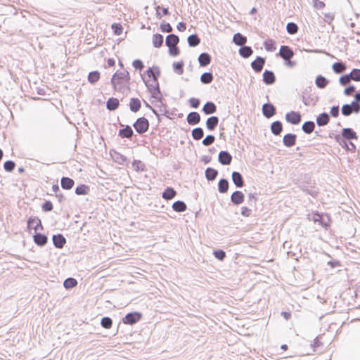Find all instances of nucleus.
<instances>
[{
    "mask_svg": "<svg viewBox=\"0 0 360 360\" xmlns=\"http://www.w3.org/2000/svg\"><path fill=\"white\" fill-rule=\"evenodd\" d=\"M129 81L130 75L127 70H124L123 72L117 70L112 76L110 83L114 90L117 91L119 92H122L124 88L125 87L124 82L129 84Z\"/></svg>",
    "mask_w": 360,
    "mask_h": 360,
    "instance_id": "obj_1",
    "label": "nucleus"
},
{
    "mask_svg": "<svg viewBox=\"0 0 360 360\" xmlns=\"http://www.w3.org/2000/svg\"><path fill=\"white\" fill-rule=\"evenodd\" d=\"M149 126V121L144 117L137 118L133 124V127L139 134L146 133L148 130Z\"/></svg>",
    "mask_w": 360,
    "mask_h": 360,
    "instance_id": "obj_2",
    "label": "nucleus"
},
{
    "mask_svg": "<svg viewBox=\"0 0 360 360\" xmlns=\"http://www.w3.org/2000/svg\"><path fill=\"white\" fill-rule=\"evenodd\" d=\"M143 317V314L139 311H132L127 313L122 318V323L125 325L133 326L140 321Z\"/></svg>",
    "mask_w": 360,
    "mask_h": 360,
    "instance_id": "obj_3",
    "label": "nucleus"
},
{
    "mask_svg": "<svg viewBox=\"0 0 360 360\" xmlns=\"http://www.w3.org/2000/svg\"><path fill=\"white\" fill-rule=\"evenodd\" d=\"M312 220L315 223L318 222L322 227L326 229L329 226L330 216L316 211L313 213Z\"/></svg>",
    "mask_w": 360,
    "mask_h": 360,
    "instance_id": "obj_4",
    "label": "nucleus"
},
{
    "mask_svg": "<svg viewBox=\"0 0 360 360\" xmlns=\"http://www.w3.org/2000/svg\"><path fill=\"white\" fill-rule=\"evenodd\" d=\"M294 56L295 53L292 49L287 45L281 46L278 53H276V56L281 57L283 60L291 59Z\"/></svg>",
    "mask_w": 360,
    "mask_h": 360,
    "instance_id": "obj_5",
    "label": "nucleus"
},
{
    "mask_svg": "<svg viewBox=\"0 0 360 360\" xmlns=\"http://www.w3.org/2000/svg\"><path fill=\"white\" fill-rule=\"evenodd\" d=\"M27 227L28 229H33L34 231L37 230H44L41 219L38 217L31 216L27 221Z\"/></svg>",
    "mask_w": 360,
    "mask_h": 360,
    "instance_id": "obj_6",
    "label": "nucleus"
},
{
    "mask_svg": "<svg viewBox=\"0 0 360 360\" xmlns=\"http://www.w3.org/2000/svg\"><path fill=\"white\" fill-rule=\"evenodd\" d=\"M285 118L287 122L293 125L299 124L302 121L301 113L298 111H290L287 112Z\"/></svg>",
    "mask_w": 360,
    "mask_h": 360,
    "instance_id": "obj_7",
    "label": "nucleus"
},
{
    "mask_svg": "<svg viewBox=\"0 0 360 360\" xmlns=\"http://www.w3.org/2000/svg\"><path fill=\"white\" fill-rule=\"evenodd\" d=\"M266 63V58L262 56H257L256 58L252 61L251 68L256 73L260 72Z\"/></svg>",
    "mask_w": 360,
    "mask_h": 360,
    "instance_id": "obj_8",
    "label": "nucleus"
},
{
    "mask_svg": "<svg viewBox=\"0 0 360 360\" xmlns=\"http://www.w3.org/2000/svg\"><path fill=\"white\" fill-rule=\"evenodd\" d=\"M315 183L309 182L300 186L301 189L307 194L315 198L319 194V189L314 186Z\"/></svg>",
    "mask_w": 360,
    "mask_h": 360,
    "instance_id": "obj_9",
    "label": "nucleus"
},
{
    "mask_svg": "<svg viewBox=\"0 0 360 360\" xmlns=\"http://www.w3.org/2000/svg\"><path fill=\"white\" fill-rule=\"evenodd\" d=\"M233 160L232 155L227 150H221L218 155V161L222 165H229Z\"/></svg>",
    "mask_w": 360,
    "mask_h": 360,
    "instance_id": "obj_10",
    "label": "nucleus"
},
{
    "mask_svg": "<svg viewBox=\"0 0 360 360\" xmlns=\"http://www.w3.org/2000/svg\"><path fill=\"white\" fill-rule=\"evenodd\" d=\"M32 237L34 243L39 247H44L48 243V237L44 233L34 231Z\"/></svg>",
    "mask_w": 360,
    "mask_h": 360,
    "instance_id": "obj_11",
    "label": "nucleus"
},
{
    "mask_svg": "<svg viewBox=\"0 0 360 360\" xmlns=\"http://www.w3.org/2000/svg\"><path fill=\"white\" fill-rule=\"evenodd\" d=\"M122 129H120L118 131V136L122 139H131L134 135V131L130 125H124L120 124Z\"/></svg>",
    "mask_w": 360,
    "mask_h": 360,
    "instance_id": "obj_12",
    "label": "nucleus"
},
{
    "mask_svg": "<svg viewBox=\"0 0 360 360\" xmlns=\"http://www.w3.org/2000/svg\"><path fill=\"white\" fill-rule=\"evenodd\" d=\"M276 113L275 106L270 103H266L262 105V114L266 118H271Z\"/></svg>",
    "mask_w": 360,
    "mask_h": 360,
    "instance_id": "obj_13",
    "label": "nucleus"
},
{
    "mask_svg": "<svg viewBox=\"0 0 360 360\" xmlns=\"http://www.w3.org/2000/svg\"><path fill=\"white\" fill-rule=\"evenodd\" d=\"M161 72L158 66H153L148 68L145 72L144 75H147L150 78L152 79L153 82H156L158 80V77L160 76Z\"/></svg>",
    "mask_w": 360,
    "mask_h": 360,
    "instance_id": "obj_14",
    "label": "nucleus"
},
{
    "mask_svg": "<svg viewBox=\"0 0 360 360\" xmlns=\"http://www.w3.org/2000/svg\"><path fill=\"white\" fill-rule=\"evenodd\" d=\"M154 83V87H153V90H150L151 97L157 100L158 102L162 103L163 101V96L160 91V84L158 80L156 82H153Z\"/></svg>",
    "mask_w": 360,
    "mask_h": 360,
    "instance_id": "obj_15",
    "label": "nucleus"
},
{
    "mask_svg": "<svg viewBox=\"0 0 360 360\" xmlns=\"http://www.w3.org/2000/svg\"><path fill=\"white\" fill-rule=\"evenodd\" d=\"M230 200L234 205H239L244 202L245 195L240 191H235L231 195Z\"/></svg>",
    "mask_w": 360,
    "mask_h": 360,
    "instance_id": "obj_16",
    "label": "nucleus"
},
{
    "mask_svg": "<svg viewBox=\"0 0 360 360\" xmlns=\"http://www.w3.org/2000/svg\"><path fill=\"white\" fill-rule=\"evenodd\" d=\"M262 81L266 85H272L276 82V76L273 71L265 70L262 75Z\"/></svg>",
    "mask_w": 360,
    "mask_h": 360,
    "instance_id": "obj_17",
    "label": "nucleus"
},
{
    "mask_svg": "<svg viewBox=\"0 0 360 360\" xmlns=\"http://www.w3.org/2000/svg\"><path fill=\"white\" fill-rule=\"evenodd\" d=\"M341 136H342L345 139H347L349 141L352 140H357L358 136L354 130L352 128L347 127L343 128L341 131Z\"/></svg>",
    "mask_w": 360,
    "mask_h": 360,
    "instance_id": "obj_18",
    "label": "nucleus"
},
{
    "mask_svg": "<svg viewBox=\"0 0 360 360\" xmlns=\"http://www.w3.org/2000/svg\"><path fill=\"white\" fill-rule=\"evenodd\" d=\"M53 245L58 249H61L65 245L67 240L61 233L54 234L52 237Z\"/></svg>",
    "mask_w": 360,
    "mask_h": 360,
    "instance_id": "obj_19",
    "label": "nucleus"
},
{
    "mask_svg": "<svg viewBox=\"0 0 360 360\" xmlns=\"http://www.w3.org/2000/svg\"><path fill=\"white\" fill-rule=\"evenodd\" d=\"M297 135L292 133H288L283 138V145L288 148L294 146L296 143Z\"/></svg>",
    "mask_w": 360,
    "mask_h": 360,
    "instance_id": "obj_20",
    "label": "nucleus"
},
{
    "mask_svg": "<svg viewBox=\"0 0 360 360\" xmlns=\"http://www.w3.org/2000/svg\"><path fill=\"white\" fill-rule=\"evenodd\" d=\"M231 180L236 188H242L245 185L244 179L239 172H232Z\"/></svg>",
    "mask_w": 360,
    "mask_h": 360,
    "instance_id": "obj_21",
    "label": "nucleus"
},
{
    "mask_svg": "<svg viewBox=\"0 0 360 360\" xmlns=\"http://www.w3.org/2000/svg\"><path fill=\"white\" fill-rule=\"evenodd\" d=\"M186 121L190 125H196L200 122V115L198 112H191L187 115Z\"/></svg>",
    "mask_w": 360,
    "mask_h": 360,
    "instance_id": "obj_22",
    "label": "nucleus"
},
{
    "mask_svg": "<svg viewBox=\"0 0 360 360\" xmlns=\"http://www.w3.org/2000/svg\"><path fill=\"white\" fill-rule=\"evenodd\" d=\"M212 57L210 53L207 52L201 53L198 56V63L200 67H206L210 64Z\"/></svg>",
    "mask_w": 360,
    "mask_h": 360,
    "instance_id": "obj_23",
    "label": "nucleus"
},
{
    "mask_svg": "<svg viewBox=\"0 0 360 360\" xmlns=\"http://www.w3.org/2000/svg\"><path fill=\"white\" fill-rule=\"evenodd\" d=\"M217 108L214 103H213L212 101H207L204 104L202 108V111L205 115H208L215 113L217 112Z\"/></svg>",
    "mask_w": 360,
    "mask_h": 360,
    "instance_id": "obj_24",
    "label": "nucleus"
},
{
    "mask_svg": "<svg viewBox=\"0 0 360 360\" xmlns=\"http://www.w3.org/2000/svg\"><path fill=\"white\" fill-rule=\"evenodd\" d=\"M219 117L217 116H211L206 120V128L209 131H214L219 124Z\"/></svg>",
    "mask_w": 360,
    "mask_h": 360,
    "instance_id": "obj_25",
    "label": "nucleus"
},
{
    "mask_svg": "<svg viewBox=\"0 0 360 360\" xmlns=\"http://www.w3.org/2000/svg\"><path fill=\"white\" fill-rule=\"evenodd\" d=\"M271 133L275 136H280L283 131V124L281 121L273 122L270 126Z\"/></svg>",
    "mask_w": 360,
    "mask_h": 360,
    "instance_id": "obj_26",
    "label": "nucleus"
},
{
    "mask_svg": "<svg viewBox=\"0 0 360 360\" xmlns=\"http://www.w3.org/2000/svg\"><path fill=\"white\" fill-rule=\"evenodd\" d=\"M177 193L174 188L167 186L162 193V198L166 200H170L173 199Z\"/></svg>",
    "mask_w": 360,
    "mask_h": 360,
    "instance_id": "obj_27",
    "label": "nucleus"
},
{
    "mask_svg": "<svg viewBox=\"0 0 360 360\" xmlns=\"http://www.w3.org/2000/svg\"><path fill=\"white\" fill-rule=\"evenodd\" d=\"M330 121V116L326 112H321L316 117V123L319 127H323L328 124Z\"/></svg>",
    "mask_w": 360,
    "mask_h": 360,
    "instance_id": "obj_28",
    "label": "nucleus"
},
{
    "mask_svg": "<svg viewBox=\"0 0 360 360\" xmlns=\"http://www.w3.org/2000/svg\"><path fill=\"white\" fill-rule=\"evenodd\" d=\"M129 109L133 112L139 111L141 107V100L138 98H131L129 103Z\"/></svg>",
    "mask_w": 360,
    "mask_h": 360,
    "instance_id": "obj_29",
    "label": "nucleus"
},
{
    "mask_svg": "<svg viewBox=\"0 0 360 360\" xmlns=\"http://www.w3.org/2000/svg\"><path fill=\"white\" fill-rule=\"evenodd\" d=\"M60 185L63 189L70 190L75 185V181L67 176H63L60 179Z\"/></svg>",
    "mask_w": 360,
    "mask_h": 360,
    "instance_id": "obj_30",
    "label": "nucleus"
},
{
    "mask_svg": "<svg viewBox=\"0 0 360 360\" xmlns=\"http://www.w3.org/2000/svg\"><path fill=\"white\" fill-rule=\"evenodd\" d=\"M120 105V101L117 98L110 97L106 102V108L110 111H114Z\"/></svg>",
    "mask_w": 360,
    "mask_h": 360,
    "instance_id": "obj_31",
    "label": "nucleus"
},
{
    "mask_svg": "<svg viewBox=\"0 0 360 360\" xmlns=\"http://www.w3.org/2000/svg\"><path fill=\"white\" fill-rule=\"evenodd\" d=\"M233 42L240 47L247 42V37L240 32L234 34L233 37Z\"/></svg>",
    "mask_w": 360,
    "mask_h": 360,
    "instance_id": "obj_32",
    "label": "nucleus"
},
{
    "mask_svg": "<svg viewBox=\"0 0 360 360\" xmlns=\"http://www.w3.org/2000/svg\"><path fill=\"white\" fill-rule=\"evenodd\" d=\"M218 174V171L212 167H207L205 172V178L208 181H213L215 180Z\"/></svg>",
    "mask_w": 360,
    "mask_h": 360,
    "instance_id": "obj_33",
    "label": "nucleus"
},
{
    "mask_svg": "<svg viewBox=\"0 0 360 360\" xmlns=\"http://www.w3.org/2000/svg\"><path fill=\"white\" fill-rule=\"evenodd\" d=\"M329 84V80L321 75H318L315 79V84L319 89L326 88Z\"/></svg>",
    "mask_w": 360,
    "mask_h": 360,
    "instance_id": "obj_34",
    "label": "nucleus"
},
{
    "mask_svg": "<svg viewBox=\"0 0 360 360\" xmlns=\"http://www.w3.org/2000/svg\"><path fill=\"white\" fill-rule=\"evenodd\" d=\"M179 42V37L174 34H169L166 37L165 45L169 46H174L177 45Z\"/></svg>",
    "mask_w": 360,
    "mask_h": 360,
    "instance_id": "obj_35",
    "label": "nucleus"
},
{
    "mask_svg": "<svg viewBox=\"0 0 360 360\" xmlns=\"http://www.w3.org/2000/svg\"><path fill=\"white\" fill-rule=\"evenodd\" d=\"M229 188V182L226 179H220L218 182V191L220 193H227Z\"/></svg>",
    "mask_w": 360,
    "mask_h": 360,
    "instance_id": "obj_36",
    "label": "nucleus"
},
{
    "mask_svg": "<svg viewBox=\"0 0 360 360\" xmlns=\"http://www.w3.org/2000/svg\"><path fill=\"white\" fill-rule=\"evenodd\" d=\"M238 53L242 58H248L253 53V50L250 46L243 45L239 49Z\"/></svg>",
    "mask_w": 360,
    "mask_h": 360,
    "instance_id": "obj_37",
    "label": "nucleus"
},
{
    "mask_svg": "<svg viewBox=\"0 0 360 360\" xmlns=\"http://www.w3.org/2000/svg\"><path fill=\"white\" fill-rule=\"evenodd\" d=\"M187 42L190 47H196L200 43V39L197 34H192L187 38Z\"/></svg>",
    "mask_w": 360,
    "mask_h": 360,
    "instance_id": "obj_38",
    "label": "nucleus"
},
{
    "mask_svg": "<svg viewBox=\"0 0 360 360\" xmlns=\"http://www.w3.org/2000/svg\"><path fill=\"white\" fill-rule=\"evenodd\" d=\"M172 209L176 212H183L186 210L187 205L182 200H176L172 204Z\"/></svg>",
    "mask_w": 360,
    "mask_h": 360,
    "instance_id": "obj_39",
    "label": "nucleus"
},
{
    "mask_svg": "<svg viewBox=\"0 0 360 360\" xmlns=\"http://www.w3.org/2000/svg\"><path fill=\"white\" fill-rule=\"evenodd\" d=\"M90 191V187L86 184L78 185L75 190V194L78 195H84L89 194Z\"/></svg>",
    "mask_w": 360,
    "mask_h": 360,
    "instance_id": "obj_40",
    "label": "nucleus"
},
{
    "mask_svg": "<svg viewBox=\"0 0 360 360\" xmlns=\"http://www.w3.org/2000/svg\"><path fill=\"white\" fill-rule=\"evenodd\" d=\"M315 123L313 121H306L302 124V130L307 134H309L314 130Z\"/></svg>",
    "mask_w": 360,
    "mask_h": 360,
    "instance_id": "obj_41",
    "label": "nucleus"
},
{
    "mask_svg": "<svg viewBox=\"0 0 360 360\" xmlns=\"http://www.w3.org/2000/svg\"><path fill=\"white\" fill-rule=\"evenodd\" d=\"M100 77V72L98 70H94L89 73L87 79L91 84H95L99 80Z\"/></svg>",
    "mask_w": 360,
    "mask_h": 360,
    "instance_id": "obj_42",
    "label": "nucleus"
},
{
    "mask_svg": "<svg viewBox=\"0 0 360 360\" xmlns=\"http://www.w3.org/2000/svg\"><path fill=\"white\" fill-rule=\"evenodd\" d=\"M164 37L161 34L156 33L153 35V45L155 48H160L162 46Z\"/></svg>",
    "mask_w": 360,
    "mask_h": 360,
    "instance_id": "obj_43",
    "label": "nucleus"
},
{
    "mask_svg": "<svg viewBox=\"0 0 360 360\" xmlns=\"http://www.w3.org/2000/svg\"><path fill=\"white\" fill-rule=\"evenodd\" d=\"M214 79L213 74L211 72H206L201 75L200 80L204 84H210Z\"/></svg>",
    "mask_w": 360,
    "mask_h": 360,
    "instance_id": "obj_44",
    "label": "nucleus"
},
{
    "mask_svg": "<svg viewBox=\"0 0 360 360\" xmlns=\"http://www.w3.org/2000/svg\"><path fill=\"white\" fill-rule=\"evenodd\" d=\"M191 136L192 138L195 141L200 140L204 136L203 129L201 127L194 128L191 131Z\"/></svg>",
    "mask_w": 360,
    "mask_h": 360,
    "instance_id": "obj_45",
    "label": "nucleus"
},
{
    "mask_svg": "<svg viewBox=\"0 0 360 360\" xmlns=\"http://www.w3.org/2000/svg\"><path fill=\"white\" fill-rule=\"evenodd\" d=\"M332 69L335 73L340 74L345 70L346 65L342 62H335L333 64Z\"/></svg>",
    "mask_w": 360,
    "mask_h": 360,
    "instance_id": "obj_46",
    "label": "nucleus"
},
{
    "mask_svg": "<svg viewBox=\"0 0 360 360\" xmlns=\"http://www.w3.org/2000/svg\"><path fill=\"white\" fill-rule=\"evenodd\" d=\"M263 45L267 51L272 52L274 51L276 49V42L272 39H268L265 40Z\"/></svg>",
    "mask_w": 360,
    "mask_h": 360,
    "instance_id": "obj_47",
    "label": "nucleus"
},
{
    "mask_svg": "<svg viewBox=\"0 0 360 360\" xmlns=\"http://www.w3.org/2000/svg\"><path fill=\"white\" fill-rule=\"evenodd\" d=\"M114 159L116 162L122 165H127L128 163V159L126 156L116 151H114Z\"/></svg>",
    "mask_w": 360,
    "mask_h": 360,
    "instance_id": "obj_48",
    "label": "nucleus"
},
{
    "mask_svg": "<svg viewBox=\"0 0 360 360\" xmlns=\"http://www.w3.org/2000/svg\"><path fill=\"white\" fill-rule=\"evenodd\" d=\"M77 285V281L75 278L69 277L63 282V286L66 290L72 289Z\"/></svg>",
    "mask_w": 360,
    "mask_h": 360,
    "instance_id": "obj_49",
    "label": "nucleus"
},
{
    "mask_svg": "<svg viewBox=\"0 0 360 360\" xmlns=\"http://www.w3.org/2000/svg\"><path fill=\"white\" fill-rule=\"evenodd\" d=\"M184 66V63L182 60L178 61V62H174L172 64V68H173L174 71L178 75L183 74Z\"/></svg>",
    "mask_w": 360,
    "mask_h": 360,
    "instance_id": "obj_50",
    "label": "nucleus"
},
{
    "mask_svg": "<svg viewBox=\"0 0 360 360\" xmlns=\"http://www.w3.org/2000/svg\"><path fill=\"white\" fill-rule=\"evenodd\" d=\"M101 326L105 329H110L112 326V319L109 316H103L101 320Z\"/></svg>",
    "mask_w": 360,
    "mask_h": 360,
    "instance_id": "obj_51",
    "label": "nucleus"
},
{
    "mask_svg": "<svg viewBox=\"0 0 360 360\" xmlns=\"http://www.w3.org/2000/svg\"><path fill=\"white\" fill-rule=\"evenodd\" d=\"M298 30L297 25L293 22H290L286 25V31L289 34H295Z\"/></svg>",
    "mask_w": 360,
    "mask_h": 360,
    "instance_id": "obj_52",
    "label": "nucleus"
},
{
    "mask_svg": "<svg viewBox=\"0 0 360 360\" xmlns=\"http://www.w3.org/2000/svg\"><path fill=\"white\" fill-rule=\"evenodd\" d=\"M132 166L136 172H143L146 170V166L141 160H134L132 162Z\"/></svg>",
    "mask_w": 360,
    "mask_h": 360,
    "instance_id": "obj_53",
    "label": "nucleus"
},
{
    "mask_svg": "<svg viewBox=\"0 0 360 360\" xmlns=\"http://www.w3.org/2000/svg\"><path fill=\"white\" fill-rule=\"evenodd\" d=\"M348 75H350L349 78H351V80L354 82L360 81V69L354 68Z\"/></svg>",
    "mask_w": 360,
    "mask_h": 360,
    "instance_id": "obj_54",
    "label": "nucleus"
},
{
    "mask_svg": "<svg viewBox=\"0 0 360 360\" xmlns=\"http://www.w3.org/2000/svg\"><path fill=\"white\" fill-rule=\"evenodd\" d=\"M213 255L219 261H223L225 259L226 254L223 250L217 249L213 251Z\"/></svg>",
    "mask_w": 360,
    "mask_h": 360,
    "instance_id": "obj_55",
    "label": "nucleus"
},
{
    "mask_svg": "<svg viewBox=\"0 0 360 360\" xmlns=\"http://www.w3.org/2000/svg\"><path fill=\"white\" fill-rule=\"evenodd\" d=\"M160 108V112L167 117L168 119H172L171 115L172 113L169 112V111L167 109V104L164 103L162 101L160 103V105H159Z\"/></svg>",
    "mask_w": 360,
    "mask_h": 360,
    "instance_id": "obj_56",
    "label": "nucleus"
},
{
    "mask_svg": "<svg viewBox=\"0 0 360 360\" xmlns=\"http://www.w3.org/2000/svg\"><path fill=\"white\" fill-rule=\"evenodd\" d=\"M15 163L13 160H6L4 164V169L6 172H11L14 170Z\"/></svg>",
    "mask_w": 360,
    "mask_h": 360,
    "instance_id": "obj_57",
    "label": "nucleus"
},
{
    "mask_svg": "<svg viewBox=\"0 0 360 360\" xmlns=\"http://www.w3.org/2000/svg\"><path fill=\"white\" fill-rule=\"evenodd\" d=\"M53 209V205L51 201L45 200L41 205V210L45 212H49L52 211Z\"/></svg>",
    "mask_w": 360,
    "mask_h": 360,
    "instance_id": "obj_58",
    "label": "nucleus"
},
{
    "mask_svg": "<svg viewBox=\"0 0 360 360\" xmlns=\"http://www.w3.org/2000/svg\"><path fill=\"white\" fill-rule=\"evenodd\" d=\"M160 29L162 32L165 33H169L172 31V27L169 22H166L165 21H162L160 23Z\"/></svg>",
    "mask_w": 360,
    "mask_h": 360,
    "instance_id": "obj_59",
    "label": "nucleus"
},
{
    "mask_svg": "<svg viewBox=\"0 0 360 360\" xmlns=\"http://www.w3.org/2000/svg\"><path fill=\"white\" fill-rule=\"evenodd\" d=\"M215 141V137L212 134H209L205 136L202 140V143L205 146H209L212 145Z\"/></svg>",
    "mask_w": 360,
    "mask_h": 360,
    "instance_id": "obj_60",
    "label": "nucleus"
},
{
    "mask_svg": "<svg viewBox=\"0 0 360 360\" xmlns=\"http://www.w3.org/2000/svg\"><path fill=\"white\" fill-rule=\"evenodd\" d=\"M350 75L348 74H345L342 75L339 78V83L342 86H347L350 84L351 78H349Z\"/></svg>",
    "mask_w": 360,
    "mask_h": 360,
    "instance_id": "obj_61",
    "label": "nucleus"
},
{
    "mask_svg": "<svg viewBox=\"0 0 360 360\" xmlns=\"http://www.w3.org/2000/svg\"><path fill=\"white\" fill-rule=\"evenodd\" d=\"M341 112L344 116H349L352 113H353V110L350 106L346 103L344 104L341 108Z\"/></svg>",
    "mask_w": 360,
    "mask_h": 360,
    "instance_id": "obj_62",
    "label": "nucleus"
},
{
    "mask_svg": "<svg viewBox=\"0 0 360 360\" xmlns=\"http://www.w3.org/2000/svg\"><path fill=\"white\" fill-rule=\"evenodd\" d=\"M111 28L115 35H120L123 32V27L120 23H113Z\"/></svg>",
    "mask_w": 360,
    "mask_h": 360,
    "instance_id": "obj_63",
    "label": "nucleus"
},
{
    "mask_svg": "<svg viewBox=\"0 0 360 360\" xmlns=\"http://www.w3.org/2000/svg\"><path fill=\"white\" fill-rule=\"evenodd\" d=\"M348 105L352 108L354 113L358 114L360 112V103H359L356 100L352 101L351 103Z\"/></svg>",
    "mask_w": 360,
    "mask_h": 360,
    "instance_id": "obj_64",
    "label": "nucleus"
}]
</instances>
